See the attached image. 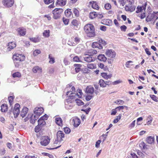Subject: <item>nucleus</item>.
<instances>
[{
  "label": "nucleus",
  "mask_w": 158,
  "mask_h": 158,
  "mask_svg": "<svg viewBox=\"0 0 158 158\" xmlns=\"http://www.w3.org/2000/svg\"><path fill=\"white\" fill-rule=\"evenodd\" d=\"M112 22L111 20L107 19L105 20V24L107 26H111L112 24Z\"/></svg>",
  "instance_id": "c9c22d12"
},
{
  "label": "nucleus",
  "mask_w": 158,
  "mask_h": 158,
  "mask_svg": "<svg viewBox=\"0 0 158 158\" xmlns=\"http://www.w3.org/2000/svg\"><path fill=\"white\" fill-rule=\"evenodd\" d=\"M63 22L64 24L67 25H68L69 22L68 19H65L64 18H63Z\"/></svg>",
  "instance_id": "052dcab7"
},
{
  "label": "nucleus",
  "mask_w": 158,
  "mask_h": 158,
  "mask_svg": "<svg viewBox=\"0 0 158 158\" xmlns=\"http://www.w3.org/2000/svg\"><path fill=\"white\" fill-rule=\"evenodd\" d=\"M92 7L96 10H98L99 9V7L96 2H93L92 3Z\"/></svg>",
  "instance_id": "2f4dec72"
},
{
  "label": "nucleus",
  "mask_w": 158,
  "mask_h": 158,
  "mask_svg": "<svg viewBox=\"0 0 158 158\" xmlns=\"http://www.w3.org/2000/svg\"><path fill=\"white\" fill-rule=\"evenodd\" d=\"M64 131L66 134H69L70 132V128L68 127H66L64 128Z\"/></svg>",
  "instance_id": "864d4df0"
},
{
  "label": "nucleus",
  "mask_w": 158,
  "mask_h": 158,
  "mask_svg": "<svg viewBox=\"0 0 158 158\" xmlns=\"http://www.w3.org/2000/svg\"><path fill=\"white\" fill-rule=\"evenodd\" d=\"M1 110L2 112H5L7 110V106L6 104H3L1 106Z\"/></svg>",
  "instance_id": "c85d7f7f"
},
{
  "label": "nucleus",
  "mask_w": 158,
  "mask_h": 158,
  "mask_svg": "<svg viewBox=\"0 0 158 158\" xmlns=\"http://www.w3.org/2000/svg\"><path fill=\"white\" fill-rule=\"evenodd\" d=\"M76 102L78 106H81L83 105L84 103L80 99L76 98Z\"/></svg>",
  "instance_id": "4c0bfd02"
},
{
  "label": "nucleus",
  "mask_w": 158,
  "mask_h": 158,
  "mask_svg": "<svg viewBox=\"0 0 158 158\" xmlns=\"http://www.w3.org/2000/svg\"><path fill=\"white\" fill-rule=\"evenodd\" d=\"M135 120L133 121L132 123L129 125V128H132L133 127L135 126Z\"/></svg>",
  "instance_id": "680f3d73"
},
{
  "label": "nucleus",
  "mask_w": 158,
  "mask_h": 158,
  "mask_svg": "<svg viewBox=\"0 0 158 158\" xmlns=\"http://www.w3.org/2000/svg\"><path fill=\"white\" fill-rule=\"evenodd\" d=\"M16 46V45L15 43L14 42H11L9 43L8 44V49H9V50L13 49L15 48Z\"/></svg>",
  "instance_id": "393cba45"
},
{
  "label": "nucleus",
  "mask_w": 158,
  "mask_h": 158,
  "mask_svg": "<svg viewBox=\"0 0 158 158\" xmlns=\"http://www.w3.org/2000/svg\"><path fill=\"white\" fill-rule=\"evenodd\" d=\"M120 29L122 31H125L127 29V27L126 26L123 25L120 27Z\"/></svg>",
  "instance_id": "69168bd1"
},
{
  "label": "nucleus",
  "mask_w": 158,
  "mask_h": 158,
  "mask_svg": "<svg viewBox=\"0 0 158 158\" xmlns=\"http://www.w3.org/2000/svg\"><path fill=\"white\" fill-rule=\"evenodd\" d=\"M48 58L49 59V63L51 64H53L55 62V59L54 57L52 56L51 54H49L48 55Z\"/></svg>",
  "instance_id": "bb28decb"
},
{
  "label": "nucleus",
  "mask_w": 158,
  "mask_h": 158,
  "mask_svg": "<svg viewBox=\"0 0 158 158\" xmlns=\"http://www.w3.org/2000/svg\"><path fill=\"white\" fill-rule=\"evenodd\" d=\"M87 56L85 57H84V60L87 62H90L94 61L95 60V58L93 56L90 55H86Z\"/></svg>",
  "instance_id": "f8f14e48"
},
{
  "label": "nucleus",
  "mask_w": 158,
  "mask_h": 158,
  "mask_svg": "<svg viewBox=\"0 0 158 158\" xmlns=\"http://www.w3.org/2000/svg\"><path fill=\"white\" fill-rule=\"evenodd\" d=\"M87 67L90 69H93L96 68V66L95 64H89L87 65Z\"/></svg>",
  "instance_id": "ea45409f"
},
{
  "label": "nucleus",
  "mask_w": 158,
  "mask_h": 158,
  "mask_svg": "<svg viewBox=\"0 0 158 158\" xmlns=\"http://www.w3.org/2000/svg\"><path fill=\"white\" fill-rule=\"evenodd\" d=\"M73 60L74 61L78 62L80 61L79 58L77 56H75L73 58Z\"/></svg>",
  "instance_id": "bf43d9fd"
},
{
  "label": "nucleus",
  "mask_w": 158,
  "mask_h": 158,
  "mask_svg": "<svg viewBox=\"0 0 158 158\" xmlns=\"http://www.w3.org/2000/svg\"><path fill=\"white\" fill-rule=\"evenodd\" d=\"M41 69L38 66H36L33 68V71L34 73H36L38 71H41Z\"/></svg>",
  "instance_id": "f704fd0d"
},
{
  "label": "nucleus",
  "mask_w": 158,
  "mask_h": 158,
  "mask_svg": "<svg viewBox=\"0 0 158 158\" xmlns=\"http://www.w3.org/2000/svg\"><path fill=\"white\" fill-rule=\"evenodd\" d=\"M44 111V109L43 107H36L34 110V113L35 114L34 116V118L36 117L38 118V117Z\"/></svg>",
  "instance_id": "0eeeda50"
},
{
  "label": "nucleus",
  "mask_w": 158,
  "mask_h": 158,
  "mask_svg": "<svg viewBox=\"0 0 158 158\" xmlns=\"http://www.w3.org/2000/svg\"><path fill=\"white\" fill-rule=\"evenodd\" d=\"M71 123L75 127H78L80 124L81 121L80 119L77 117H74L70 120Z\"/></svg>",
  "instance_id": "1a4fd4ad"
},
{
  "label": "nucleus",
  "mask_w": 158,
  "mask_h": 158,
  "mask_svg": "<svg viewBox=\"0 0 158 158\" xmlns=\"http://www.w3.org/2000/svg\"><path fill=\"white\" fill-rule=\"evenodd\" d=\"M150 97L154 101L157 102H158V98L155 95H150Z\"/></svg>",
  "instance_id": "09e8293b"
},
{
  "label": "nucleus",
  "mask_w": 158,
  "mask_h": 158,
  "mask_svg": "<svg viewBox=\"0 0 158 158\" xmlns=\"http://www.w3.org/2000/svg\"><path fill=\"white\" fill-rule=\"evenodd\" d=\"M9 103L10 106L13 104V102L14 99V98L12 96H10L8 98Z\"/></svg>",
  "instance_id": "de8ad7c7"
},
{
  "label": "nucleus",
  "mask_w": 158,
  "mask_h": 158,
  "mask_svg": "<svg viewBox=\"0 0 158 158\" xmlns=\"http://www.w3.org/2000/svg\"><path fill=\"white\" fill-rule=\"evenodd\" d=\"M33 118V117H31V119L30 120V122L32 124H34L35 123V120H37V119L38 118H37V117H36L35 118Z\"/></svg>",
  "instance_id": "0e129e2a"
},
{
  "label": "nucleus",
  "mask_w": 158,
  "mask_h": 158,
  "mask_svg": "<svg viewBox=\"0 0 158 158\" xmlns=\"http://www.w3.org/2000/svg\"><path fill=\"white\" fill-rule=\"evenodd\" d=\"M155 12H153L152 14H150L147 17L146 19V21L147 22L151 21L152 20L155 19Z\"/></svg>",
  "instance_id": "dca6fc26"
},
{
  "label": "nucleus",
  "mask_w": 158,
  "mask_h": 158,
  "mask_svg": "<svg viewBox=\"0 0 158 158\" xmlns=\"http://www.w3.org/2000/svg\"><path fill=\"white\" fill-rule=\"evenodd\" d=\"M154 138L153 136H148L146 139V141L149 144H152L154 142Z\"/></svg>",
  "instance_id": "412c9836"
},
{
  "label": "nucleus",
  "mask_w": 158,
  "mask_h": 158,
  "mask_svg": "<svg viewBox=\"0 0 158 158\" xmlns=\"http://www.w3.org/2000/svg\"><path fill=\"white\" fill-rule=\"evenodd\" d=\"M124 107L127 108V107L125 106H119L116 107L115 109L117 110L120 111L121 110L123 109Z\"/></svg>",
  "instance_id": "6e6d98bb"
},
{
  "label": "nucleus",
  "mask_w": 158,
  "mask_h": 158,
  "mask_svg": "<svg viewBox=\"0 0 158 158\" xmlns=\"http://www.w3.org/2000/svg\"><path fill=\"white\" fill-rule=\"evenodd\" d=\"M50 139L47 136H44L41 137L40 143L41 145L43 146L47 145L49 143Z\"/></svg>",
  "instance_id": "39448f33"
},
{
  "label": "nucleus",
  "mask_w": 158,
  "mask_h": 158,
  "mask_svg": "<svg viewBox=\"0 0 158 158\" xmlns=\"http://www.w3.org/2000/svg\"><path fill=\"white\" fill-rule=\"evenodd\" d=\"M147 120H148L147 123L148 124H150L151 123L152 119L150 115H149L148 117Z\"/></svg>",
  "instance_id": "603ef678"
},
{
  "label": "nucleus",
  "mask_w": 158,
  "mask_h": 158,
  "mask_svg": "<svg viewBox=\"0 0 158 158\" xmlns=\"http://www.w3.org/2000/svg\"><path fill=\"white\" fill-rule=\"evenodd\" d=\"M20 105L19 104L17 103L15 104L12 113L15 118H17L20 113Z\"/></svg>",
  "instance_id": "423d86ee"
},
{
  "label": "nucleus",
  "mask_w": 158,
  "mask_h": 158,
  "mask_svg": "<svg viewBox=\"0 0 158 158\" xmlns=\"http://www.w3.org/2000/svg\"><path fill=\"white\" fill-rule=\"evenodd\" d=\"M106 54L108 57L113 58L115 57L116 54L112 50L108 49L106 51Z\"/></svg>",
  "instance_id": "9d476101"
},
{
  "label": "nucleus",
  "mask_w": 158,
  "mask_h": 158,
  "mask_svg": "<svg viewBox=\"0 0 158 158\" xmlns=\"http://www.w3.org/2000/svg\"><path fill=\"white\" fill-rule=\"evenodd\" d=\"M18 31L19 35L21 36L24 35L26 33V30L25 29L19 28L18 29Z\"/></svg>",
  "instance_id": "a878e982"
},
{
  "label": "nucleus",
  "mask_w": 158,
  "mask_h": 158,
  "mask_svg": "<svg viewBox=\"0 0 158 158\" xmlns=\"http://www.w3.org/2000/svg\"><path fill=\"white\" fill-rule=\"evenodd\" d=\"M98 59L101 61H106L107 60L106 58L104 55L100 54L98 56Z\"/></svg>",
  "instance_id": "5701e85b"
},
{
  "label": "nucleus",
  "mask_w": 158,
  "mask_h": 158,
  "mask_svg": "<svg viewBox=\"0 0 158 158\" xmlns=\"http://www.w3.org/2000/svg\"><path fill=\"white\" fill-rule=\"evenodd\" d=\"M73 12L76 16H78L79 15V12L77 9L76 8L74 9L73 10Z\"/></svg>",
  "instance_id": "8fccbe9b"
},
{
  "label": "nucleus",
  "mask_w": 158,
  "mask_h": 158,
  "mask_svg": "<svg viewBox=\"0 0 158 158\" xmlns=\"http://www.w3.org/2000/svg\"><path fill=\"white\" fill-rule=\"evenodd\" d=\"M121 117V114H119L118 116L116 117V118L114 120L113 123H117L119 120L120 119Z\"/></svg>",
  "instance_id": "c03bdc74"
},
{
  "label": "nucleus",
  "mask_w": 158,
  "mask_h": 158,
  "mask_svg": "<svg viewBox=\"0 0 158 158\" xmlns=\"http://www.w3.org/2000/svg\"><path fill=\"white\" fill-rule=\"evenodd\" d=\"M125 9L127 11L133 12L135 9V6L132 5L128 4L126 6Z\"/></svg>",
  "instance_id": "4468645a"
},
{
  "label": "nucleus",
  "mask_w": 158,
  "mask_h": 158,
  "mask_svg": "<svg viewBox=\"0 0 158 158\" xmlns=\"http://www.w3.org/2000/svg\"><path fill=\"white\" fill-rule=\"evenodd\" d=\"M41 53V51L40 50L37 49L35 50L33 52V55L36 56Z\"/></svg>",
  "instance_id": "a18cd8bd"
},
{
  "label": "nucleus",
  "mask_w": 158,
  "mask_h": 158,
  "mask_svg": "<svg viewBox=\"0 0 158 158\" xmlns=\"http://www.w3.org/2000/svg\"><path fill=\"white\" fill-rule=\"evenodd\" d=\"M110 83V84H111V82L109 81H105L104 80L102 79H100L99 81V84L101 87H105L107 85H109L107 84L108 83Z\"/></svg>",
  "instance_id": "2eb2a0df"
},
{
  "label": "nucleus",
  "mask_w": 158,
  "mask_h": 158,
  "mask_svg": "<svg viewBox=\"0 0 158 158\" xmlns=\"http://www.w3.org/2000/svg\"><path fill=\"white\" fill-rule=\"evenodd\" d=\"M91 108H89L86 109H82L81 110L85 112L86 114H88Z\"/></svg>",
  "instance_id": "13d9d810"
},
{
  "label": "nucleus",
  "mask_w": 158,
  "mask_h": 158,
  "mask_svg": "<svg viewBox=\"0 0 158 158\" xmlns=\"http://www.w3.org/2000/svg\"><path fill=\"white\" fill-rule=\"evenodd\" d=\"M14 61H22L25 59V56L22 54H16L13 56Z\"/></svg>",
  "instance_id": "6e6552de"
},
{
  "label": "nucleus",
  "mask_w": 158,
  "mask_h": 158,
  "mask_svg": "<svg viewBox=\"0 0 158 158\" xmlns=\"http://www.w3.org/2000/svg\"><path fill=\"white\" fill-rule=\"evenodd\" d=\"M93 97V95L91 94V95H87L86 97V100L89 101Z\"/></svg>",
  "instance_id": "4d7b16f0"
},
{
  "label": "nucleus",
  "mask_w": 158,
  "mask_h": 158,
  "mask_svg": "<svg viewBox=\"0 0 158 158\" xmlns=\"http://www.w3.org/2000/svg\"><path fill=\"white\" fill-rule=\"evenodd\" d=\"M12 76L14 77H21V74L20 73L17 72L14 73L12 75Z\"/></svg>",
  "instance_id": "49530a36"
},
{
  "label": "nucleus",
  "mask_w": 158,
  "mask_h": 158,
  "mask_svg": "<svg viewBox=\"0 0 158 158\" xmlns=\"http://www.w3.org/2000/svg\"><path fill=\"white\" fill-rule=\"evenodd\" d=\"M65 91H67L66 92V95L69 98L68 99L65 100V107L67 109H71L73 106L71 99H75L77 97L78 98H81L83 95L81 89H79L77 90L76 93H73L75 92V88L72 85H68L65 90Z\"/></svg>",
  "instance_id": "f257e3e1"
},
{
  "label": "nucleus",
  "mask_w": 158,
  "mask_h": 158,
  "mask_svg": "<svg viewBox=\"0 0 158 158\" xmlns=\"http://www.w3.org/2000/svg\"><path fill=\"white\" fill-rule=\"evenodd\" d=\"M30 40L34 43H37L40 41V39L38 37H37L32 38H30Z\"/></svg>",
  "instance_id": "58836bf2"
},
{
  "label": "nucleus",
  "mask_w": 158,
  "mask_h": 158,
  "mask_svg": "<svg viewBox=\"0 0 158 158\" xmlns=\"http://www.w3.org/2000/svg\"><path fill=\"white\" fill-rule=\"evenodd\" d=\"M71 10L70 9H68L65 11V15L68 17H69L72 14Z\"/></svg>",
  "instance_id": "7c9ffc66"
},
{
  "label": "nucleus",
  "mask_w": 158,
  "mask_h": 158,
  "mask_svg": "<svg viewBox=\"0 0 158 158\" xmlns=\"http://www.w3.org/2000/svg\"><path fill=\"white\" fill-rule=\"evenodd\" d=\"M66 0H57L56 4V6L59 5L60 6H63L66 4Z\"/></svg>",
  "instance_id": "6ab92c4d"
},
{
  "label": "nucleus",
  "mask_w": 158,
  "mask_h": 158,
  "mask_svg": "<svg viewBox=\"0 0 158 158\" xmlns=\"http://www.w3.org/2000/svg\"><path fill=\"white\" fill-rule=\"evenodd\" d=\"M48 118V116L46 114H45L43 116L41 117L40 118L42 119V120H44V121H45V120H47Z\"/></svg>",
  "instance_id": "338daca9"
},
{
  "label": "nucleus",
  "mask_w": 158,
  "mask_h": 158,
  "mask_svg": "<svg viewBox=\"0 0 158 158\" xmlns=\"http://www.w3.org/2000/svg\"><path fill=\"white\" fill-rule=\"evenodd\" d=\"M101 75L103 78L106 79L110 78L112 76V74H109L107 75V73H102Z\"/></svg>",
  "instance_id": "aec40b11"
},
{
  "label": "nucleus",
  "mask_w": 158,
  "mask_h": 158,
  "mask_svg": "<svg viewBox=\"0 0 158 158\" xmlns=\"http://www.w3.org/2000/svg\"><path fill=\"white\" fill-rule=\"evenodd\" d=\"M28 109L27 107H24L22 110L21 112L20 115L23 118L26 116L28 113Z\"/></svg>",
  "instance_id": "a211bd4d"
},
{
  "label": "nucleus",
  "mask_w": 158,
  "mask_h": 158,
  "mask_svg": "<svg viewBox=\"0 0 158 158\" xmlns=\"http://www.w3.org/2000/svg\"><path fill=\"white\" fill-rule=\"evenodd\" d=\"M53 1L54 0H44V3L47 4H49L53 2Z\"/></svg>",
  "instance_id": "e2e57ef3"
},
{
  "label": "nucleus",
  "mask_w": 158,
  "mask_h": 158,
  "mask_svg": "<svg viewBox=\"0 0 158 158\" xmlns=\"http://www.w3.org/2000/svg\"><path fill=\"white\" fill-rule=\"evenodd\" d=\"M84 30L89 37H94L95 35L94 27L91 24L86 25L84 27Z\"/></svg>",
  "instance_id": "f03ea898"
},
{
  "label": "nucleus",
  "mask_w": 158,
  "mask_h": 158,
  "mask_svg": "<svg viewBox=\"0 0 158 158\" xmlns=\"http://www.w3.org/2000/svg\"><path fill=\"white\" fill-rule=\"evenodd\" d=\"M88 53L90 54V55L93 56V55L96 54L97 53V52L94 49H90L89 50Z\"/></svg>",
  "instance_id": "a19ab883"
},
{
  "label": "nucleus",
  "mask_w": 158,
  "mask_h": 158,
  "mask_svg": "<svg viewBox=\"0 0 158 158\" xmlns=\"http://www.w3.org/2000/svg\"><path fill=\"white\" fill-rule=\"evenodd\" d=\"M50 32L49 30H44L43 32V36L46 37H48L49 36Z\"/></svg>",
  "instance_id": "473e14b6"
},
{
  "label": "nucleus",
  "mask_w": 158,
  "mask_h": 158,
  "mask_svg": "<svg viewBox=\"0 0 158 158\" xmlns=\"http://www.w3.org/2000/svg\"><path fill=\"white\" fill-rule=\"evenodd\" d=\"M85 91L87 93L93 94L94 92V88L90 85L87 86L86 88Z\"/></svg>",
  "instance_id": "f3484780"
},
{
  "label": "nucleus",
  "mask_w": 158,
  "mask_h": 158,
  "mask_svg": "<svg viewBox=\"0 0 158 158\" xmlns=\"http://www.w3.org/2000/svg\"><path fill=\"white\" fill-rule=\"evenodd\" d=\"M146 5H144L142 6H138L137 8V10L136 11V13H138L143 10H145L146 9Z\"/></svg>",
  "instance_id": "4be33fe9"
},
{
  "label": "nucleus",
  "mask_w": 158,
  "mask_h": 158,
  "mask_svg": "<svg viewBox=\"0 0 158 158\" xmlns=\"http://www.w3.org/2000/svg\"><path fill=\"white\" fill-rule=\"evenodd\" d=\"M133 62L131 61H128L126 62V66L127 68H129L130 65V63H132Z\"/></svg>",
  "instance_id": "774afa93"
},
{
  "label": "nucleus",
  "mask_w": 158,
  "mask_h": 158,
  "mask_svg": "<svg viewBox=\"0 0 158 158\" xmlns=\"http://www.w3.org/2000/svg\"><path fill=\"white\" fill-rule=\"evenodd\" d=\"M15 64V66L16 67H18L21 64L20 61H14Z\"/></svg>",
  "instance_id": "5fc2aeb1"
},
{
  "label": "nucleus",
  "mask_w": 158,
  "mask_h": 158,
  "mask_svg": "<svg viewBox=\"0 0 158 158\" xmlns=\"http://www.w3.org/2000/svg\"><path fill=\"white\" fill-rule=\"evenodd\" d=\"M3 5L7 7H11L14 3V0H3L2 1Z\"/></svg>",
  "instance_id": "9b49d317"
},
{
  "label": "nucleus",
  "mask_w": 158,
  "mask_h": 158,
  "mask_svg": "<svg viewBox=\"0 0 158 158\" xmlns=\"http://www.w3.org/2000/svg\"><path fill=\"white\" fill-rule=\"evenodd\" d=\"M56 136L57 139L60 142L63 140L62 139L64 138V134L62 131H58L57 133Z\"/></svg>",
  "instance_id": "ddd939ff"
},
{
  "label": "nucleus",
  "mask_w": 158,
  "mask_h": 158,
  "mask_svg": "<svg viewBox=\"0 0 158 158\" xmlns=\"http://www.w3.org/2000/svg\"><path fill=\"white\" fill-rule=\"evenodd\" d=\"M63 12V10L61 8H56L52 11L53 14V18L55 19H58L60 17L61 14Z\"/></svg>",
  "instance_id": "20e7f679"
},
{
  "label": "nucleus",
  "mask_w": 158,
  "mask_h": 158,
  "mask_svg": "<svg viewBox=\"0 0 158 158\" xmlns=\"http://www.w3.org/2000/svg\"><path fill=\"white\" fill-rule=\"evenodd\" d=\"M106 44V42L102 39L99 38L98 41L94 42L92 44V47L93 48H98L99 49H102L103 46H104Z\"/></svg>",
  "instance_id": "7ed1b4c3"
},
{
  "label": "nucleus",
  "mask_w": 158,
  "mask_h": 158,
  "mask_svg": "<svg viewBox=\"0 0 158 158\" xmlns=\"http://www.w3.org/2000/svg\"><path fill=\"white\" fill-rule=\"evenodd\" d=\"M55 122L59 126H61L62 125V120L60 118H55Z\"/></svg>",
  "instance_id": "cd10ccee"
},
{
  "label": "nucleus",
  "mask_w": 158,
  "mask_h": 158,
  "mask_svg": "<svg viewBox=\"0 0 158 158\" xmlns=\"http://www.w3.org/2000/svg\"><path fill=\"white\" fill-rule=\"evenodd\" d=\"M72 25L77 28L79 24V22L76 19H73L71 23Z\"/></svg>",
  "instance_id": "c756f323"
},
{
  "label": "nucleus",
  "mask_w": 158,
  "mask_h": 158,
  "mask_svg": "<svg viewBox=\"0 0 158 158\" xmlns=\"http://www.w3.org/2000/svg\"><path fill=\"white\" fill-rule=\"evenodd\" d=\"M111 5L109 3H107L105 5L104 7L107 10H109L111 8Z\"/></svg>",
  "instance_id": "37998d69"
},
{
  "label": "nucleus",
  "mask_w": 158,
  "mask_h": 158,
  "mask_svg": "<svg viewBox=\"0 0 158 158\" xmlns=\"http://www.w3.org/2000/svg\"><path fill=\"white\" fill-rule=\"evenodd\" d=\"M115 103L118 104L123 105L124 103V101L122 100L118 99L115 102Z\"/></svg>",
  "instance_id": "3c124183"
},
{
  "label": "nucleus",
  "mask_w": 158,
  "mask_h": 158,
  "mask_svg": "<svg viewBox=\"0 0 158 158\" xmlns=\"http://www.w3.org/2000/svg\"><path fill=\"white\" fill-rule=\"evenodd\" d=\"M98 65L99 68L103 69L105 71L107 69L106 66L105 67V65L102 63H98Z\"/></svg>",
  "instance_id": "e433bc0d"
},
{
  "label": "nucleus",
  "mask_w": 158,
  "mask_h": 158,
  "mask_svg": "<svg viewBox=\"0 0 158 158\" xmlns=\"http://www.w3.org/2000/svg\"><path fill=\"white\" fill-rule=\"evenodd\" d=\"M38 124L41 126L44 125L46 124V122L45 121H44V120H42L40 118L38 120Z\"/></svg>",
  "instance_id": "72a5a7b5"
},
{
  "label": "nucleus",
  "mask_w": 158,
  "mask_h": 158,
  "mask_svg": "<svg viewBox=\"0 0 158 158\" xmlns=\"http://www.w3.org/2000/svg\"><path fill=\"white\" fill-rule=\"evenodd\" d=\"M42 126L38 124V125L35 128V131L36 132H39L41 130V129L42 128Z\"/></svg>",
  "instance_id": "79ce46f5"
},
{
  "label": "nucleus",
  "mask_w": 158,
  "mask_h": 158,
  "mask_svg": "<svg viewBox=\"0 0 158 158\" xmlns=\"http://www.w3.org/2000/svg\"><path fill=\"white\" fill-rule=\"evenodd\" d=\"M98 14L95 12H92L90 13L89 14V17L91 19H93L97 17Z\"/></svg>",
  "instance_id": "b1692460"
}]
</instances>
